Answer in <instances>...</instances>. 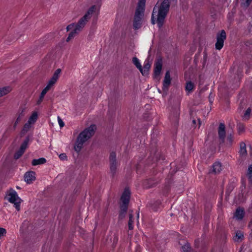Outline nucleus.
I'll list each match as a JSON object with an SVG mask.
<instances>
[{"label": "nucleus", "instance_id": "nucleus-36", "mask_svg": "<svg viewBox=\"0 0 252 252\" xmlns=\"http://www.w3.org/2000/svg\"><path fill=\"white\" fill-rule=\"evenodd\" d=\"M58 121L59 125L61 127H63L64 126V123L60 117H58Z\"/></svg>", "mask_w": 252, "mask_h": 252}, {"label": "nucleus", "instance_id": "nucleus-16", "mask_svg": "<svg viewBox=\"0 0 252 252\" xmlns=\"http://www.w3.org/2000/svg\"><path fill=\"white\" fill-rule=\"evenodd\" d=\"M116 155L115 153H111L110 156V160L111 161L110 168H111V170H114L116 168Z\"/></svg>", "mask_w": 252, "mask_h": 252}, {"label": "nucleus", "instance_id": "nucleus-7", "mask_svg": "<svg viewBox=\"0 0 252 252\" xmlns=\"http://www.w3.org/2000/svg\"><path fill=\"white\" fill-rule=\"evenodd\" d=\"M217 42L215 44L216 49L220 50L223 46L224 40L226 38V32L224 30H221L220 33L217 34Z\"/></svg>", "mask_w": 252, "mask_h": 252}, {"label": "nucleus", "instance_id": "nucleus-8", "mask_svg": "<svg viewBox=\"0 0 252 252\" xmlns=\"http://www.w3.org/2000/svg\"><path fill=\"white\" fill-rule=\"evenodd\" d=\"M154 75L159 76L162 67V61L161 58L157 59L155 63Z\"/></svg>", "mask_w": 252, "mask_h": 252}, {"label": "nucleus", "instance_id": "nucleus-32", "mask_svg": "<svg viewBox=\"0 0 252 252\" xmlns=\"http://www.w3.org/2000/svg\"><path fill=\"white\" fill-rule=\"evenodd\" d=\"M192 123L194 125L196 124V125L195 126V127H197L198 128H199V127L200 126L201 122H200V119H197L196 120H192Z\"/></svg>", "mask_w": 252, "mask_h": 252}, {"label": "nucleus", "instance_id": "nucleus-29", "mask_svg": "<svg viewBox=\"0 0 252 252\" xmlns=\"http://www.w3.org/2000/svg\"><path fill=\"white\" fill-rule=\"evenodd\" d=\"M247 176L250 182H252V165L249 166L247 172Z\"/></svg>", "mask_w": 252, "mask_h": 252}, {"label": "nucleus", "instance_id": "nucleus-24", "mask_svg": "<svg viewBox=\"0 0 252 252\" xmlns=\"http://www.w3.org/2000/svg\"><path fill=\"white\" fill-rule=\"evenodd\" d=\"M193 88H194V85L191 82L189 81L186 83V90L189 93H190V92L193 90Z\"/></svg>", "mask_w": 252, "mask_h": 252}, {"label": "nucleus", "instance_id": "nucleus-27", "mask_svg": "<svg viewBox=\"0 0 252 252\" xmlns=\"http://www.w3.org/2000/svg\"><path fill=\"white\" fill-rule=\"evenodd\" d=\"M132 63L139 70L141 69V65L139 60L136 57H133L132 58Z\"/></svg>", "mask_w": 252, "mask_h": 252}, {"label": "nucleus", "instance_id": "nucleus-43", "mask_svg": "<svg viewBox=\"0 0 252 252\" xmlns=\"http://www.w3.org/2000/svg\"><path fill=\"white\" fill-rule=\"evenodd\" d=\"M16 188H17V189H20V188L19 187H18V186H17V187H16Z\"/></svg>", "mask_w": 252, "mask_h": 252}, {"label": "nucleus", "instance_id": "nucleus-31", "mask_svg": "<svg viewBox=\"0 0 252 252\" xmlns=\"http://www.w3.org/2000/svg\"><path fill=\"white\" fill-rule=\"evenodd\" d=\"M32 124L30 123L29 122H27L24 125L23 128V131H28L30 128L32 127Z\"/></svg>", "mask_w": 252, "mask_h": 252}, {"label": "nucleus", "instance_id": "nucleus-34", "mask_svg": "<svg viewBox=\"0 0 252 252\" xmlns=\"http://www.w3.org/2000/svg\"><path fill=\"white\" fill-rule=\"evenodd\" d=\"M6 234V230L2 227H0V237L4 236Z\"/></svg>", "mask_w": 252, "mask_h": 252}, {"label": "nucleus", "instance_id": "nucleus-20", "mask_svg": "<svg viewBox=\"0 0 252 252\" xmlns=\"http://www.w3.org/2000/svg\"><path fill=\"white\" fill-rule=\"evenodd\" d=\"M38 118V114L37 112H33L31 116L29 118L28 121V122L31 123L32 125H33L37 120Z\"/></svg>", "mask_w": 252, "mask_h": 252}, {"label": "nucleus", "instance_id": "nucleus-22", "mask_svg": "<svg viewBox=\"0 0 252 252\" xmlns=\"http://www.w3.org/2000/svg\"><path fill=\"white\" fill-rule=\"evenodd\" d=\"M12 88L10 86H6L0 88V94H7L11 92Z\"/></svg>", "mask_w": 252, "mask_h": 252}, {"label": "nucleus", "instance_id": "nucleus-9", "mask_svg": "<svg viewBox=\"0 0 252 252\" xmlns=\"http://www.w3.org/2000/svg\"><path fill=\"white\" fill-rule=\"evenodd\" d=\"M24 178L25 182L28 184L31 183L35 179V172L33 171H30L26 173L24 176Z\"/></svg>", "mask_w": 252, "mask_h": 252}, {"label": "nucleus", "instance_id": "nucleus-17", "mask_svg": "<svg viewBox=\"0 0 252 252\" xmlns=\"http://www.w3.org/2000/svg\"><path fill=\"white\" fill-rule=\"evenodd\" d=\"M244 216V211L241 208H238L235 213L234 217L238 220H242Z\"/></svg>", "mask_w": 252, "mask_h": 252}, {"label": "nucleus", "instance_id": "nucleus-10", "mask_svg": "<svg viewBox=\"0 0 252 252\" xmlns=\"http://www.w3.org/2000/svg\"><path fill=\"white\" fill-rule=\"evenodd\" d=\"M151 63L149 61V60H146L145 62V64L143 67L141 66V69H139V71L141 72L143 75H146L148 74L149 69L151 67Z\"/></svg>", "mask_w": 252, "mask_h": 252}, {"label": "nucleus", "instance_id": "nucleus-40", "mask_svg": "<svg viewBox=\"0 0 252 252\" xmlns=\"http://www.w3.org/2000/svg\"><path fill=\"white\" fill-rule=\"evenodd\" d=\"M209 100L211 103H213L214 101V95H209Z\"/></svg>", "mask_w": 252, "mask_h": 252}, {"label": "nucleus", "instance_id": "nucleus-4", "mask_svg": "<svg viewBox=\"0 0 252 252\" xmlns=\"http://www.w3.org/2000/svg\"><path fill=\"white\" fill-rule=\"evenodd\" d=\"M146 0H139L136 9L133 26L134 29L140 28L144 15Z\"/></svg>", "mask_w": 252, "mask_h": 252}, {"label": "nucleus", "instance_id": "nucleus-42", "mask_svg": "<svg viewBox=\"0 0 252 252\" xmlns=\"http://www.w3.org/2000/svg\"><path fill=\"white\" fill-rule=\"evenodd\" d=\"M186 248H188H188H189V247L188 245H185L184 246H183V247H182V249H183V251H185V249H186Z\"/></svg>", "mask_w": 252, "mask_h": 252}, {"label": "nucleus", "instance_id": "nucleus-5", "mask_svg": "<svg viewBox=\"0 0 252 252\" xmlns=\"http://www.w3.org/2000/svg\"><path fill=\"white\" fill-rule=\"evenodd\" d=\"M6 197L7 200L14 204V207L17 211L20 209V204L22 201V199L18 196L17 192L11 188L7 190L6 192Z\"/></svg>", "mask_w": 252, "mask_h": 252}, {"label": "nucleus", "instance_id": "nucleus-26", "mask_svg": "<svg viewBox=\"0 0 252 252\" xmlns=\"http://www.w3.org/2000/svg\"><path fill=\"white\" fill-rule=\"evenodd\" d=\"M28 142H29V139L28 138H27L24 142L22 144L21 147H20V150L22 152H25V150L26 149V148H27L28 147Z\"/></svg>", "mask_w": 252, "mask_h": 252}, {"label": "nucleus", "instance_id": "nucleus-15", "mask_svg": "<svg viewBox=\"0 0 252 252\" xmlns=\"http://www.w3.org/2000/svg\"><path fill=\"white\" fill-rule=\"evenodd\" d=\"M61 69L59 68L56 70L52 77L49 81V83H50V84L54 85L56 83V82L59 78V74L61 73Z\"/></svg>", "mask_w": 252, "mask_h": 252}, {"label": "nucleus", "instance_id": "nucleus-37", "mask_svg": "<svg viewBox=\"0 0 252 252\" xmlns=\"http://www.w3.org/2000/svg\"><path fill=\"white\" fill-rule=\"evenodd\" d=\"M59 158L62 160H65L67 158V156L65 154L63 153L60 155Z\"/></svg>", "mask_w": 252, "mask_h": 252}, {"label": "nucleus", "instance_id": "nucleus-13", "mask_svg": "<svg viewBox=\"0 0 252 252\" xmlns=\"http://www.w3.org/2000/svg\"><path fill=\"white\" fill-rule=\"evenodd\" d=\"M171 83V78L170 72L167 71L166 73L163 80V88H167Z\"/></svg>", "mask_w": 252, "mask_h": 252}, {"label": "nucleus", "instance_id": "nucleus-25", "mask_svg": "<svg viewBox=\"0 0 252 252\" xmlns=\"http://www.w3.org/2000/svg\"><path fill=\"white\" fill-rule=\"evenodd\" d=\"M244 237L243 233L241 231L236 232L235 236L234 237V240L235 241L241 240Z\"/></svg>", "mask_w": 252, "mask_h": 252}, {"label": "nucleus", "instance_id": "nucleus-18", "mask_svg": "<svg viewBox=\"0 0 252 252\" xmlns=\"http://www.w3.org/2000/svg\"><path fill=\"white\" fill-rule=\"evenodd\" d=\"M240 151H239L240 155L242 157H245L247 154L246 144L244 142H241L240 143Z\"/></svg>", "mask_w": 252, "mask_h": 252}, {"label": "nucleus", "instance_id": "nucleus-19", "mask_svg": "<svg viewBox=\"0 0 252 252\" xmlns=\"http://www.w3.org/2000/svg\"><path fill=\"white\" fill-rule=\"evenodd\" d=\"M221 170V165L219 162H215L212 166V171L215 173H218Z\"/></svg>", "mask_w": 252, "mask_h": 252}, {"label": "nucleus", "instance_id": "nucleus-12", "mask_svg": "<svg viewBox=\"0 0 252 252\" xmlns=\"http://www.w3.org/2000/svg\"><path fill=\"white\" fill-rule=\"evenodd\" d=\"M24 111V109H22L18 112L17 118L14 123V126H16L23 119L25 116Z\"/></svg>", "mask_w": 252, "mask_h": 252}, {"label": "nucleus", "instance_id": "nucleus-2", "mask_svg": "<svg viewBox=\"0 0 252 252\" xmlns=\"http://www.w3.org/2000/svg\"><path fill=\"white\" fill-rule=\"evenodd\" d=\"M95 129V126L91 125L79 134L74 146L76 152L79 153L81 151L84 143L94 134Z\"/></svg>", "mask_w": 252, "mask_h": 252}, {"label": "nucleus", "instance_id": "nucleus-38", "mask_svg": "<svg viewBox=\"0 0 252 252\" xmlns=\"http://www.w3.org/2000/svg\"><path fill=\"white\" fill-rule=\"evenodd\" d=\"M245 129L244 126L243 125H239L238 126V130L239 132H242L244 131Z\"/></svg>", "mask_w": 252, "mask_h": 252}, {"label": "nucleus", "instance_id": "nucleus-45", "mask_svg": "<svg viewBox=\"0 0 252 252\" xmlns=\"http://www.w3.org/2000/svg\"><path fill=\"white\" fill-rule=\"evenodd\" d=\"M139 217V214H137V218Z\"/></svg>", "mask_w": 252, "mask_h": 252}, {"label": "nucleus", "instance_id": "nucleus-41", "mask_svg": "<svg viewBox=\"0 0 252 252\" xmlns=\"http://www.w3.org/2000/svg\"><path fill=\"white\" fill-rule=\"evenodd\" d=\"M246 0V5L247 6H248L249 5V4H250V3L252 0Z\"/></svg>", "mask_w": 252, "mask_h": 252}, {"label": "nucleus", "instance_id": "nucleus-23", "mask_svg": "<svg viewBox=\"0 0 252 252\" xmlns=\"http://www.w3.org/2000/svg\"><path fill=\"white\" fill-rule=\"evenodd\" d=\"M252 110L250 108H248L243 116V119L245 120H248L250 118Z\"/></svg>", "mask_w": 252, "mask_h": 252}, {"label": "nucleus", "instance_id": "nucleus-21", "mask_svg": "<svg viewBox=\"0 0 252 252\" xmlns=\"http://www.w3.org/2000/svg\"><path fill=\"white\" fill-rule=\"evenodd\" d=\"M46 162V160L44 158H41L38 159H34L32 161V165L36 166L37 165H40L45 163Z\"/></svg>", "mask_w": 252, "mask_h": 252}, {"label": "nucleus", "instance_id": "nucleus-39", "mask_svg": "<svg viewBox=\"0 0 252 252\" xmlns=\"http://www.w3.org/2000/svg\"><path fill=\"white\" fill-rule=\"evenodd\" d=\"M44 95H40L38 100L37 102V104H39L43 100Z\"/></svg>", "mask_w": 252, "mask_h": 252}, {"label": "nucleus", "instance_id": "nucleus-30", "mask_svg": "<svg viewBox=\"0 0 252 252\" xmlns=\"http://www.w3.org/2000/svg\"><path fill=\"white\" fill-rule=\"evenodd\" d=\"M53 85L48 82L47 86L42 90L41 94H45Z\"/></svg>", "mask_w": 252, "mask_h": 252}, {"label": "nucleus", "instance_id": "nucleus-28", "mask_svg": "<svg viewBox=\"0 0 252 252\" xmlns=\"http://www.w3.org/2000/svg\"><path fill=\"white\" fill-rule=\"evenodd\" d=\"M128 225L129 230H132L133 228V220L132 215L131 214H129V220Z\"/></svg>", "mask_w": 252, "mask_h": 252}, {"label": "nucleus", "instance_id": "nucleus-14", "mask_svg": "<svg viewBox=\"0 0 252 252\" xmlns=\"http://www.w3.org/2000/svg\"><path fill=\"white\" fill-rule=\"evenodd\" d=\"M218 133L220 138L223 141L225 137V126L224 124L221 123L220 125L218 130Z\"/></svg>", "mask_w": 252, "mask_h": 252}, {"label": "nucleus", "instance_id": "nucleus-11", "mask_svg": "<svg viewBox=\"0 0 252 252\" xmlns=\"http://www.w3.org/2000/svg\"><path fill=\"white\" fill-rule=\"evenodd\" d=\"M96 7L95 5L92 6L87 11L85 14L83 16L84 19H86L89 21L92 16V14L95 11Z\"/></svg>", "mask_w": 252, "mask_h": 252}, {"label": "nucleus", "instance_id": "nucleus-6", "mask_svg": "<svg viewBox=\"0 0 252 252\" xmlns=\"http://www.w3.org/2000/svg\"><path fill=\"white\" fill-rule=\"evenodd\" d=\"M130 195V192L129 189L128 188L125 189L124 190L122 195L121 196V201L122 202V204L121 206V213L120 214L121 216L123 217L125 215V214L126 213L127 208V205L129 203V198Z\"/></svg>", "mask_w": 252, "mask_h": 252}, {"label": "nucleus", "instance_id": "nucleus-3", "mask_svg": "<svg viewBox=\"0 0 252 252\" xmlns=\"http://www.w3.org/2000/svg\"><path fill=\"white\" fill-rule=\"evenodd\" d=\"M88 22V20L86 19H84L82 17L77 23H72L68 25L66 27L67 31L70 30H71V31L69 32L66 38V41L68 42L78 34L79 32L82 30Z\"/></svg>", "mask_w": 252, "mask_h": 252}, {"label": "nucleus", "instance_id": "nucleus-33", "mask_svg": "<svg viewBox=\"0 0 252 252\" xmlns=\"http://www.w3.org/2000/svg\"><path fill=\"white\" fill-rule=\"evenodd\" d=\"M24 153L20 150H19L14 155V158L15 159H18Z\"/></svg>", "mask_w": 252, "mask_h": 252}, {"label": "nucleus", "instance_id": "nucleus-35", "mask_svg": "<svg viewBox=\"0 0 252 252\" xmlns=\"http://www.w3.org/2000/svg\"><path fill=\"white\" fill-rule=\"evenodd\" d=\"M233 141V137L230 134L227 138V142L229 145H231Z\"/></svg>", "mask_w": 252, "mask_h": 252}, {"label": "nucleus", "instance_id": "nucleus-1", "mask_svg": "<svg viewBox=\"0 0 252 252\" xmlns=\"http://www.w3.org/2000/svg\"><path fill=\"white\" fill-rule=\"evenodd\" d=\"M170 5V0H164L160 4L157 3L152 12L151 23L155 25L157 23L159 28H161L165 22V19L169 12Z\"/></svg>", "mask_w": 252, "mask_h": 252}, {"label": "nucleus", "instance_id": "nucleus-44", "mask_svg": "<svg viewBox=\"0 0 252 252\" xmlns=\"http://www.w3.org/2000/svg\"><path fill=\"white\" fill-rule=\"evenodd\" d=\"M251 157L252 158V153H251Z\"/></svg>", "mask_w": 252, "mask_h": 252}]
</instances>
